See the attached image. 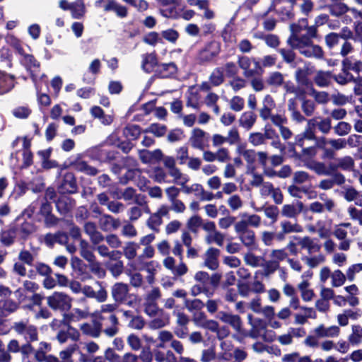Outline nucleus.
<instances>
[{
    "instance_id": "7",
    "label": "nucleus",
    "mask_w": 362,
    "mask_h": 362,
    "mask_svg": "<svg viewBox=\"0 0 362 362\" xmlns=\"http://www.w3.org/2000/svg\"><path fill=\"white\" fill-rule=\"evenodd\" d=\"M13 329L18 334L23 335L28 341H35L38 339L37 329L28 320L16 322L12 326Z\"/></svg>"
},
{
    "instance_id": "33",
    "label": "nucleus",
    "mask_w": 362,
    "mask_h": 362,
    "mask_svg": "<svg viewBox=\"0 0 362 362\" xmlns=\"http://www.w3.org/2000/svg\"><path fill=\"white\" fill-rule=\"evenodd\" d=\"M281 228L284 233H299L303 231V228L296 222H291L290 221H283L280 223Z\"/></svg>"
},
{
    "instance_id": "57",
    "label": "nucleus",
    "mask_w": 362,
    "mask_h": 362,
    "mask_svg": "<svg viewBox=\"0 0 362 362\" xmlns=\"http://www.w3.org/2000/svg\"><path fill=\"white\" fill-rule=\"evenodd\" d=\"M166 131L167 128L165 125L152 124L145 130V132L151 133L156 136H162L166 133Z\"/></svg>"
},
{
    "instance_id": "35",
    "label": "nucleus",
    "mask_w": 362,
    "mask_h": 362,
    "mask_svg": "<svg viewBox=\"0 0 362 362\" xmlns=\"http://www.w3.org/2000/svg\"><path fill=\"white\" fill-rule=\"evenodd\" d=\"M18 308V304L8 299L0 300V315L6 316Z\"/></svg>"
},
{
    "instance_id": "21",
    "label": "nucleus",
    "mask_w": 362,
    "mask_h": 362,
    "mask_svg": "<svg viewBox=\"0 0 362 362\" xmlns=\"http://www.w3.org/2000/svg\"><path fill=\"white\" fill-rule=\"evenodd\" d=\"M335 161L338 163V167L344 171L352 172L355 176L357 175L358 171L355 169V160L350 156L337 158Z\"/></svg>"
},
{
    "instance_id": "9",
    "label": "nucleus",
    "mask_w": 362,
    "mask_h": 362,
    "mask_svg": "<svg viewBox=\"0 0 362 362\" xmlns=\"http://www.w3.org/2000/svg\"><path fill=\"white\" fill-rule=\"evenodd\" d=\"M319 198L321 202H313L309 205V210L315 214L332 213L335 210L336 203L334 199L327 197L325 194H320Z\"/></svg>"
},
{
    "instance_id": "48",
    "label": "nucleus",
    "mask_w": 362,
    "mask_h": 362,
    "mask_svg": "<svg viewBox=\"0 0 362 362\" xmlns=\"http://www.w3.org/2000/svg\"><path fill=\"white\" fill-rule=\"evenodd\" d=\"M70 10L74 18H81L86 11L84 4L81 0H77L74 3H72Z\"/></svg>"
},
{
    "instance_id": "44",
    "label": "nucleus",
    "mask_w": 362,
    "mask_h": 362,
    "mask_svg": "<svg viewBox=\"0 0 362 362\" xmlns=\"http://www.w3.org/2000/svg\"><path fill=\"white\" fill-rule=\"evenodd\" d=\"M77 344H73L59 352L61 362H74L72 355L78 350Z\"/></svg>"
},
{
    "instance_id": "17",
    "label": "nucleus",
    "mask_w": 362,
    "mask_h": 362,
    "mask_svg": "<svg viewBox=\"0 0 362 362\" xmlns=\"http://www.w3.org/2000/svg\"><path fill=\"white\" fill-rule=\"evenodd\" d=\"M219 250L214 247L209 248L204 256V266L211 270H215L218 267V257L219 256Z\"/></svg>"
},
{
    "instance_id": "22",
    "label": "nucleus",
    "mask_w": 362,
    "mask_h": 362,
    "mask_svg": "<svg viewBox=\"0 0 362 362\" xmlns=\"http://www.w3.org/2000/svg\"><path fill=\"white\" fill-rule=\"evenodd\" d=\"M276 104L270 95H266L262 100V107L259 110V115L263 120H267L271 116L272 110Z\"/></svg>"
},
{
    "instance_id": "2",
    "label": "nucleus",
    "mask_w": 362,
    "mask_h": 362,
    "mask_svg": "<svg viewBox=\"0 0 362 362\" xmlns=\"http://www.w3.org/2000/svg\"><path fill=\"white\" fill-rule=\"evenodd\" d=\"M182 245L180 242L175 241L173 248V253L180 257V262L177 265H175V259L170 256L165 258L163 262L164 267L170 270L175 276H183L188 271L187 265L182 262Z\"/></svg>"
},
{
    "instance_id": "42",
    "label": "nucleus",
    "mask_w": 362,
    "mask_h": 362,
    "mask_svg": "<svg viewBox=\"0 0 362 362\" xmlns=\"http://www.w3.org/2000/svg\"><path fill=\"white\" fill-rule=\"evenodd\" d=\"M244 261L246 264L252 267H258L262 264L264 257L262 256L255 255L254 253L249 252L245 254Z\"/></svg>"
},
{
    "instance_id": "1",
    "label": "nucleus",
    "mask_w": 362,
    "mask_h": 362,
    "mask_svg": "<svg viewBox=\"0 0 362 362\" xmlns=\"http://www.w3.org/2000/svg\"><path fill=\"white\" fill-rule=\"evenodd\" d=\"M358 228L349 222H343L336 225L333 234L337 239L341 240L338 246L339 250H349L352 241L348 238V235L355 236L358 234Z\"/></svg>"
},
{
    "instance_id": "8",
    "label": "nucleus",
    "mask_w": 362,
    "mask_h": 362,
    "mask_svg": "<svg viewBox=\"0 0 362 362\" xmlns=\"http://www.w3.org/2000/svg\"><path fill=\"white\" fill-rule=\"evenodd\" d=\"M220 51V43L215 40L210 41L199 51L197 59L202 64L210 62L218 55Z\"/></svg>"
},
{
    "instance_id": "12",
    "label": "nucleus",
    "mask_w": 362,
    "mask_h": 362,
    "mask_svg": "<svg viewBox=\"0 0 362 362\" xmlns=\"http://www.w3.org/2000/svg\"><path fill=\"white\" fill-rule=\"evenodd\" d=\"M308 28V21L305 18L300 20L297 23L291 24L290 26L291 34L287 40V43L291 45L303 40L300 34Z\"/></svg>"
},
{
    "instance_id": "47",
    "label": "nucleus",
    "mask_w": 362,
    "mask_h": 362,
    "mask_svg": "<svg viewBox=\"0 0 362 362\" xmlns=\"http://www.w3.org/2000/svg\"><path fill=\"white\" fill-rule=\"evenodd\" d=\"M210 83L214 86H218L224 81L223 70L222 68L215 69L209 77Z\"/></svg>"
},
{
    "instance_id": "4",
    "label": "nucleus",
    "mask_w": 362,
    "mask_h": 362,
    "mask_svg": "<svg viewBox=\"0 0 362 362\" xmlns=\"http://www.w3.org/2000/svg\"><path fill=\"white\" fill-rule=\"evenodd\" d=\"M238 154L242 156L247 163L246 169L256 168L255 162L257 158L261 165H265L269 159L268 154L264 151L256 152L253 149H247L243 146H240L237 148Z\"/></svg>"
},
{
    "instance_id": "16",
    "label": "nucleus",
    "mask_w": 362,
    "mask_h": 362,
    "mask_svg": "<svg viewBox=\"0 0 362 362\" xmlns=\"http://www.w3.org/2000/svg\"><path fill=\"white\" fill-rule=\"evenodd\" d=\"M83 229L85 233L89 236L93 245H98L104 240V236L97 230L96 225L94 223L86 222L84 224Z\"/></svg>"
},
{
    "instance_id": "18",
    "label": "nucleus",
    "mask_w": 362,
    "mask_h": 362,
    "mask_svg": "<svg viewBox=\"0 0 362 362\" xmlns=\"http://www.w3.org/2000/svg\"><path fill=\"white\" fill-rule=\"evenodd\" d=\"M98 224L102 230L107 232L117 229L120 226V221L105 214L100 218Z\"/></svg>"
},
{
    "instance_id": "39",
    "label": "nucleus",
    "mask_w": 362,
    "mask_h": 362,
    "mask_svg": "<svg viewBox=\"0 0 362 362\" xmlns=\"http://www.w3.org/2000/svg\"><path fill=\"white\" fill-rule=\"evenodd\" d=\"M266 82L269 86L279 87L284 83V76L279 71H274L269 74Z\"/></svg>"
},
{
    "instance_id": "26",
    "label": "nucleus",
    "mask_w": 362,
    "mask_h": 362,
    "mask_svg": "<svg viewBox=\"0 0 362 362\" xmlns=\"http://www.w3.org/2000/svg\"><path fill=\"white\" fill-rule=\"evenodd\" d=\"M91 115L100 119L104 125H110L113 122V117L111 115H105L103 109L99 106H93L90 109Z\"/></svg>"
},
{
    "instance_id": "49",
    "label": "nucleus",
    "mask_w": 362,
    "mask_h": 362,
    "mask_svg": "<svg viewBox=\"0 0 362 362\" xmlns=\"http://www.w3.org/2000/svg\"><path fill=\"white\" fill-rule=\"evenodd\" d=\"M260 267L263 268V275L265 276H269L278 269L279 267V264L272 259L268 261H265L264 259V262Z\"/></svg>"
},
{
    "instance_id": "10",
    "label": "nucleus",
    "mask_w": 362,
    "mask_h": 362,
    "mask_svg": "<svg viewBox=\"0 0 362 362\" xmlns=\"http://www.w3.org/2000/svg\"><path fill=\"white\" fill-rule=\"evenodd\" d=\"M189 142L194 148L202 151L208 146V134L199 128H194L191 132Z\"/></svg>"
},
{
    "instance_id": "24",
    "label": "nucleus",
    "mask_w": 362,
    "mask_h": 362,
    "mask_svg": "<svg viewBox=\"0 0 362 362\" xmlns=\"http://www.w3.org/2000/svg\"><path fill=\"white\" fill-rule=\"evenodd\" d=\"M80 328L83 334L92 337H98L101 333L102 325L99 322H94L93 324L83 323Z\"/></svg>"
},
{
    "instance_id": "60",
    "label": "nucleus",
    "mask_w": 362,
    "mask_h": 362,
    "mask_svg": "<svg viewBox=\"0 0 362 362\" xmlns=\"http://www.w3.org/2000/svg\"><path fill=\"white\" fill-rule=\"evenodd\" d=\"M112 326L104 330V332L108 337H113L118 332V319L115 315H111L108 317Z\"/></svg>"
},
{
    "instance_id": "20",
    "label": "nucleus",
    "mask_w": 362,
    "mask_h": 362,
    "mask_svg": "<svg viewBox=\"0 0 362 362\" xmlns=\"http://www.w3.org/2000/svg\"><path fill=\"white\" fill-rule=\"evenodd\" d=\"M295 238L298 240V245L302 249L307 250L309 254L317 252L320 250V245L314 239L308 236L295 237Z\"/></svg>"
},
{
    "instance_id": "37",
    "label": "nucleus",
    "mask_w": 362,
    "mask_h": 362,
    "mask_svg": "<svg viewBox=\"0 0 362 362\" xmlns=\"http://www.w3.org/2000/svg\"><path fill=\"white\" fill-rule=\"evenodd\" d=\"M224 235L218 230L207 233L205 236V242L207 244L216 243L218 246H222L224 243Z\"/></svg>"
},
{
    "instance_id": "53",
    "label": "nucleus",
    "mask_w": 362,
    "mask_h": 362,
    "mask_svg": "<svg viewBox=\"0 0 362 362\" xmlns=\"http://www.w3.org/2000/svg\"><path fill=\"white\" fill-rule=\"evenodd\" d=\"M227 204L232 211H238L243 206V202L238 194L231 195L227 200Z\"/></svg>"
},
{
    "instance_id": "14",
    "label": "nucleus",
    "mask_w": 362,
    "mask_h": 362,
    "mask_svg": "<svg viewBox=\"0 0 362 362\" xmlns=\"http://www.w3.org/2000/svg\"><path fill=\"white\" fill-rule=\"evenodd\" d=\"M247 320L251 325V329L249 332L248 336L253 339L259 337L266 328L264 321L259 318H254L250 314L247 315Z\"/></svg>"
},
{
    "instance_id": "25",
    "label": "nucleus",
    "mask_w": 362,
    "mask_h": 362,
    "mask_svg": "<svg viewBox=\"0 0 362 362\" xmlns=\"http://www.w3.org/2000/svg\"><path fill=\"white\" fill-rule=\"evenodd\" d=\"M256 119L257 115L255 113L252 111H247L241 115L238 122L240 127L249 130L253 127Z\"/></svg>"
},
{
    "instance_id": "41",
    "label": "nucleus",
    "mask_w": 362,
    "mask_h": 362,
    "mask_svg": "<svg viewBox=\"0 0 362 362\" xmlns=\"http://www.w3.org/2000/svg\"><path fill=\"white\" fill-rule=\"evenodd\" d=\"M330 13L334 16H340L346 12H350V8L344 3H334L328 6Z\"/></svg>"
},
{
    "instance_id": "3",
    "label": "nucleus",
    "mask_w": 362,
    "mask_h": 362,
    "mask_svg": "<svg viewBox=\"0 0 362 362\" xmlns=\"http://www.w3.org/2000/svg\"><path fill=\"white\" fill-rule=\"evenodd\" d=\"M291 48L298 49L303 56L309 58L321 59L323 57L322 48L314 45L308 37L303 36V40L290 45Z\"/></svg>"
},
{
    "instance_id": "28",
    "label": "nucleus",
    "mask_w": 362,
    "mask_h": 362,
    "mask_svg": "<svg viewBox=\"0 0 362 362\" xmlns=\"http://www.w3.org/2000/svg\"><path fill=\"white\" fill-rule=\"evenodd\" d=\"M348 340L352 346H358L362 343V327L361 325H352L351 333L349 335Z\"/></svg>"
},
{
    "instance_id": "45",
    "label": "nucleus",
    "mask_w": 362,
    "mask_h": 362,
    "mask_svg": "<svg viewBox=\"0 0 362 362\" xmlns=\"http://www.w3.org/2000/svg\"><path fill=\"white\" fill-rule=\"evenodd\" d=\"M139 245L134 242H128L123 248L124 257L128 259H133L136 257Z\"/></svg>"
},
{
    "instance_id": "36",
    "label": "nucleus",
    "mask_w": 362,
    "mask_h": 362,
    "mask_svg": "<svg viewBox=\"0 0 362 362\" xmlns=\"http://www.w3.org/2000/svg\"><path fill=\"white\" fill-rule=\"evenodd\" d=\"M156 64L157 59L154 54H146L143 56L141 66L146 72H151Z\"/></svg>"
},
{
    "instance_id": "55",
    "label": "nucleus",
    "mask_w": 362,
    "mask_h": 362,
    "mask_svg": "<svg viewBox=\"0 0 362 362\" xmlns=\"http://www.w3.org/2000/svg\"><path fill=\"white\" fill-rule=\"evenodd\" d=\"M182 186V191L187 194L194 193L195 196L199 197L201 192H202L203 186L199 183H194L191 185H186L185 184Z\"/></svg>"
},
{
    "instance_id": "29",
    "label": "nucleus",
    "mask_w": 362,
    "mask_h": 362,
    "mask_svg": "<svg viewBox=\"0 0 362 362\" xmlns=\"http://www.w3.org/2000/svg\"><path fill=\"white\" fill-rule=\"evenodd\" d=\"M56 206L60 214H64L73 208L74 202L71 198L62 196L57 202Z\"/></svg>"
},
{
    "instance_id": "46",
    "label": "nucleus",
    "mask_w": 362,
    "mask_h": 362,
    "mask_svg": "<svg viewBox=\"0 0 362 362\" xmlns=\"http://www.w3.org/2000/svg\"><path fill=\"white\" fill-rule=\"evenodd\" d=\"M73 165L76 170L83 172L88 175H95L98 173V170L96 168L88 165L84 161L76 162Z\"/></svg>"
},
{
    "instance_id": "43",
    "label": "nucleus",
    "mask_w": 362,
    "mask_h": 362,
    "mask_svg": "<svg viewBox=\"0 0 362 362\" xmlns=\"http://www.w3.org/2000/svg\"><path fill=\"white\" fill-rule=\"evenodd\" d=\"M246 174L251 176L250 185L252 187H260L263 183V176L256 171V168L246 169Z\"/></svg>"
},
{
    "instance_id": "15",
    "label": "nucleus",
    "mask_w": 362,
    "mask_h": 362,
    "mask_svg": "<svg viewBox=\"0 0 362 362\" xmlns=\"http://www.w3.org/2000/svg\"><path fill=\"white\" fill-rule=\"evenodd\" d=\"M313 332L319 338H333L339 335L340 328L337 325L325 327L324 325L321 324L316 327Z\"/></svg>"
},
{
    "instance_id": "51",
    "label": "nucleus",
    "mask_w": 362,
    "mask_h": 362,
    "mask_svg": "<svg viewBox=\"0 0 362 362\" xmlns=\"http://www.w3.org/2000/svg\"><path fill=\"white\" fill-rule=\"evenodd\" d=\"M332 279V285L334 287H339L342 286L345 281L346 277V274H343L340 270H335L332 273L331 275Z\"/></svg>"
},
{
    "instance_id": "32",
    "label": "nucleus",
    "mask_w": 362,
    "mask_h": 362,
    "mask_svg": "<svg viewBox=\"0 0 362 362\" xmlns=\"http://www.w3.org/2000/svg\"><path fill=\"white\" fill-rule=\"evenodd\" d=\"M267 139H272V136L269 135V130L265 129L264 134L260 132L251 133L249 136L248 141L255 146H257L265 143Z\"/></svg>"
},
{
    "instance_id": "27",
    "label": "nucleus",
    "mask_w": 362,
    "mask_h": 362,
    "mask_svg": "<svg viewBox=\"0 0 362 362\" xmlns=\"http://www.w3.org/2000/svg\"><path fill=\"white\" fill-rule=\"evenodd\" d=\"M332 78V74L330 71H317L315 76L314 81L319 87L328 86Z\"/></svg>"
},
{
    "instance_id": "19",
    "label": "nucleus",
    "mask_w": 362,
    "mask_h": 362,
    "mask_svg": "<svg viewBox=\"0 0 362 362\" xmlns=\"http://www.w3.org/2000/svg\"><path fill=\"white\" fill-rule=\"evenodd\" d=\"M304 204L301 202H297L296 204H284L281 211V214L283 216L295 218L298 214L303 210Z\"/></svg>"
},
{
    "instance_id": "52",
    "label": "nucleus",
    "mask_w": 362,
    "mask_h": 362,
    "mask_svg": "<svg viewBox=\"0 0 362 362\" xmlns=\"http://www.w3.org/2000/svg\"><path fill=\"white\" fill-rule=\"evenodd\" d=\"M315 124H316V119L313 118L311 119H309L308 121L307 127L302 133L304 137L306 138V139L308 140H315L316 139L315 134Z\"/></svg>"
},
{
    "instance_id": "23",
    "label": "nucleus",
    "mask_w": 362,
    "mask_h": 362,
    "mask_svg": "<svg viewBox=\"0 0 362 362\" xmlns=\"http://www.w3.org/2000/svg\"><path fill=\"white\" fill-rule=\"evenodd\" d=\"M139 155L141 160L144 163H151L154 161H158L161 160L163 157L162 151L160 149H156L153 151L140 150Z\"/></svg>"
},
{
    "instance_id": "6",
    "label": "nucleus",
    "mask_w": 362,
    "mask_h": 362,
    "mask_svg": "<svg viewBox=\"0 0 362 362\" xmlns=\"http://www.w3.org/2000/svg\"><path fill=\"white\" fill-rule=\"evenodd\" d=\"M238 65L243 71V75L246 78H252L255 75H260L263 72L259 62L255 59H251L243 56L238 59Z\"/></svg>"
},
{
    "instance_id": "13",
    "label": "nucleus",
    "mask_w": 362,
    "mask_h": 362,
    "mask_svg": "<svg viewBox=\"0 0 362 362\" xmlns=\"http://www.w3.org/2000/svg\"><path fill=\"white\" fill-rule=\"evenodd\" d=\"M192 322L199 327L209 330H216V321L207 318L206 314L203 312H194L192 314Z\"/></svg>"
},
{
    "instance_id": "38",
    "label": "nucleus",
    "mask_w": 362,
    "mask_h": 362,
    "mask_svg": "<svg viewBox=\"0 0 362 362\" xmlns=\"http://www.w3.org/2000/svg\"><path fill=\"white\" fill-rule=\"evenodd\" d=\"M239 239L245 247L252 248L255 247L256 240L255 234L253 230H250L239 235Z\"/></svg>"
},
{
    "instance_id": "40",
    "label": "nucleus",
    "mask_w": 362,
    "mask_h": 362,
    "mask_svg": "<svg viewBox=\"0 0 362 362\" xmlns=\"http://www.w3.org/2000/svg\"><path fill=\"white\" fill-rule=\"evenodd\" d=\"M117 303L103 304L101 305L99 310H97L93 313V316L97 317L98 320H103L105 319L103 314L110 313V315H115L113 313L117 309Z\"/></svg>"
},
{
    "instance_id": "63",
    "label": "nucleus",
    "mask_w": 362,
    "mask_h": 362,
    "mask_svg": "<svg viewBox=\"0 0 362 362\" xmlns=\"http://www.w3.org/2000/svg\"><path fill=\"white\" fill-rule=\"evenodd\" d=\"M229 105L231 110L240 112L244 108L245 100L243 98L236 95L230 99Z\"/></svg>"
},
{
    "instance_id": "5",
    "label": "nucleus",
    "mask_w": 362,
    "mask_h": 362,
    "mask_svg": "<svg viewBox=\"0 0 362 362\" xmlns=\"http://www.w3.org/2000/svg\"><path fill=\"white\" fill-rule=\"evenodd\" d=\"M71 298L63 292H54L47 298V305L53 310H68L71 307Z\"/></svg>"
},
{
    "instance_id": "56",
    "label": "nucleus",
    "mask_w": 362,
    "mask_h": 362,
    "mask_svg": "<svg viewBox=\"0 0 362 362\" xmlns=\"http://www.w3.org/2000/svg\"><path fill=\"white\" fill-rule=\"evenodd\" d=\"M35 230V226L30 222H24L18 229V234L25 239Z\"/></svg>"
},
{
    "instance_id": "30",
    "label": "nucleus",
    "mask_w": 362,
    "mask_h": 362,
    "mask_svg": "<svg viewBox=\"0 0 362 362\" xmlns=\"http://www.w3.org/2000/svg\"><path fill=\"white\" fill-rule=\"evenodd\" d=\"M332 78L339 85L344 86L351 82H356V78L349 71L341 69L337 74L332 75Z\"/></svg>"
},
{
    "instance_id": "54",
    "label": "nucleus",
    "mask_w": 362,
    "mask_h": 362,
    "mask_svg": "<svg viewBox=\"0 0 362 362\" xmlns=\"http://www.w3.org/2000/svg\"><path fill=\"white\" fill-rule=\"evenodd\" d=\"M63 190L64 192L72 193L76 191V181L71 174H67L65 176L64 183L62 184Z\"/></svg>"
},
{
    "instance_id": "62",
    "label": "nucleus",
    "mask_w": 362,
    "mask_h": 362,
    "mask_svg": "<svg viewBox=\"0 0 362 362\" xmlns=\"http://www.w3.org/2000/svg\"><path fill=\"white\" fill-rule=\"evenodd\" d=\"M334 133L339 136L347 135L351 130V126L345 122H339L334 127Z\"/></svg>"
},
{
    "instance_id": "50",
    "label": "nucleus",
    "mask_w": 362,
    "mask_h": 362,
    "mask_svg": "<svg viewBox=\"0 0 362 362\" xmlns=\"http://www.w3.org/2000/svg\"><path fill=\"white\" fill-rule=\"evenodd\" d=\"M186 308L191 313L201 312L204 303L199 299L186 300L185 302Z\"/></svg>"
},
{
    "instance_id": "61",
    "label": "nucleus",
    "mask_w": 362,
    "mask_h": 362,
    "mask_svg": "<svg viewBox=\"0 0 362 362\" xmlns=\"http://www.w3.org/2000/svg\"><path fill=\"white\" fill-rule=\"evenodd\" d=\"M315 127H317L319 130L323 134H327L332 128L331 119L322 118L318 120L316 119Z\"/></svg>"
},
{
    "instance_id": "58",
    "label": "nucleus",
    "mask_w": 362,
    "mask_h": 362,
    "mask_svg": "<svg viewBox=\"0 0 362 362\" xmlns=\"http://www.w3.org/2000/svg\"><path fill=\"white\" fill-rule=\"evenodd\" d=\"M304 260L310 268H315L325 262V257L322 254H320L313 257H306Z\"/></svg>"
},
{
    "instance_id": "34",
    "label": "nucleus",
    "mask_w": 362,
    "mask_h": 362,
    "mask_svg": "<svg viewBox=\"0 0 362 362\" xmlns=\"http://www.w3.org/2000/svg\"><path fill=\"white\" fill-rule=\"evenodd\" d=\"M168 174L173 177L174 182L179 185H184L189 180V176L186 174L182 173L177 167L168 170Z\"/></svg>"
},
{
    "instance_id": "64",
    "label": "nucleus",
    "mask_w": 362,
    "mask_h": 362,
    "mask_svg": "<svg viewBox=\"0 0 362 362\" xmlns=\"http://www.w3.org/2000/svg\"><path fill=\"white\" fill-rule=\"evenodd\" d=\"M347 212L351 219L357 221L362 226V209L351 206L348 208Z\"/></svg>"
},
{
    "instance_id": "31",
    "label": "nucleus",
    "mask_w": 362,
    "mask_h": 362,
    "mask_svg": "<svg viewBox=\"0 0 362 362\" xmlns=\"http://www.w3.org/2000/svg\"><path fill=\"white\" fill-rule=\"evenodd\" d=\"M305 165L308 169L313 170L319 175H329V173L327 170V165L324 163L310 160L306 162Z\"/></svg>"
},
{
    "instance_id": "11",
    "label": "nucleus",
    "mask_w": 362,
    "mask_h": 362,
    "mask_svg": "<svg viewBox=\"0 0 362 362\" xmlns=\"http://www.w3.org/2000/svg\"><path fill=\"white\" fill-rule=\"evenodd\" d=\"M129 291V286L122 282L115 284L111 288L112 297L118 303H123L127 300Z\"/></svg>"
},
{
    "instance_id": "59",
    "label": "nucleus",
    "mask_w": 362,
    "mask_h": 362,
    "mask_svg": "<svg viewBox=\"0 0 362 362\" xmlns=\"http://www.w3.org/2000/svg\"><path fill=\"white\" fill-rule=\"evenodd\" d=\"M241 218H245L248 226L258 228L261 224V218L257 214H248L245 213L241 214Z\"/></svg>"
}]
</instances>
